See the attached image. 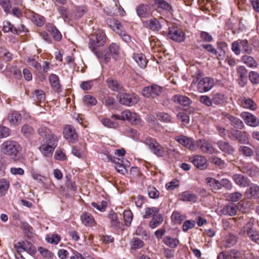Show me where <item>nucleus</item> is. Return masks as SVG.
Instances as JSON below:
<instances>
[{
  "instance_id": "27",
  "label": "nucleus",
  "mask_w": 259,
  "mask_h": 259,
  "mask_svg": "<svg viewBox=\"0 0 259 259\" xmlns=\"http://www.w3.org/2000/svg\"><path fill=\"white\" fill-rule=\"evenodd\" d=\"M49 80L54 90L57 92L61 91V85L59 83V77L57 75L51 74L49 76Z\"/></svg>"
},
{
  "instance_id": "39",
  "label": "nucleus",
  "mask_w": 259,
  "mask_h": 259,
  "mask_svg": "<svg viewBox=\"0 0 259 259\" xmlns=\"http://www.w3.org/2000/svg\"><path fill=\"white\" fill-rule=\"evenodd\" d=\"M242 61L250 67H256L257 66L256 61L251 56H243L242 57Z\"/></svg>"
},
{
  "instance_id": "28",
  "label": "nucleus",
  "mask_w": 259,
  "mask_h": 259,
  "mask_svg": "<svg viewBox=\"0 0 259 259\" xmlns=\"http://www.w3.org/2000/svg\"><path fill=\"white\" fill-rule=\"evenodd\" d=\"M10 188V182L6 179H0V197L5 196Z\"/></svg>"
},
{
  "instance_id": "24",
  "label": "nucleus",
  "mask_w": 259,
  "mask_h": 259,
  "mask_svg": "<svg viewBox=\"0 0 259 259\" xmlns=\"http://www.w3.org/2000/svg\"><path fill=\"white\" fill-rule=\"evenodd\" d=\"M147 27L153 31H159L161 28V25L160 22L156 18H152L145 21Z\"/></svg>"
},
{
  "instance_id": "7",
  "label": "nucleus",
  "mask_w": 259,
  "mask_h": 259,
  "mask_svg": "<svg viewBox=\"0 0 259 259\" xmlns=\"http://www.w3.org/2000/svg\"><path fill=\"white\" fill-rule=\"evenodd\" d=\"M144 143L148 147L150 151L158 157L163 156L164 150L163 148L155 139L148 138L145 140Z\"/></svg>"
},
{
  "instance_id": "23",
  "label": "nucleus",
  "mask_w": 259,
  "mask_h": 259,
  "mask_svg": "<svg viewBox=\"0 0 259 259\" xmlns=\"http://www.w3.org/2000/svg\"><path fill=\"white\" fill-rule=\"evenodd\" d=\"M241 106L245 109H248L251 110H255L256 108V104L251 99L242 98L240 100Z\"/></svg>"
},
{
  "instance_id": "59",
  "label": "nucleus",
  "mask_w": 259,
  "mask_h": 259,
  "mask_svg": "<svg viewBox=\"0 0 259 259\" xmlns=\"http://www.w3.org/2000/svg\"><path fill=\"white\" fill-rule=\"evenodd\" d=\"M241 49L243 51L247 54H250L252 52V47L248 44L247 40H241Z\"/></svg>"
},
{
  "instance_id": "51",
  "label": "nucleus",
  "mask_w": 259,
  "mask_h": 259,
  "mask_svg": "<svg viewBox=\"0 0 259 259\" xmlns=\"http://www.w3.org/2000/svg\"><path fill=\"white\" fill-rule=\"evenodd\" d=\"M224 242L226 247H230L236 243V238L234 235L230 234L226 236Z\"/></svg>"
},
{
  "instance_id": "40",
  "label": "nucleus",
  "mask_w": 259,
  "mask_h": 259,
  "mask_svg": "<svg viewBox=\"0 0 259 259\" xmlns=\"http://www.w3.org/2000/svg\"><path fill=\"white\" fill-rule=\"evenodd\" d=\"M212 103L215 105H222L225 101V97L223 94L220 93L214 94L212 97Z\"/></svg>"
},
{
  "instance_id": "38",
  "label": "nucleus",
  "mask_w": 259,
  "mask_h": 259,
  "mask_svg": "<svg viewBox=\"0 0 259 259\" xmlns=\"http://www.w3.org/2000/svg\"><path fill=\"white\" fill-rule=\"evenodd\" d=\"M167 78L170 82L174 84V85H177V81L178 80V72L176 70H174L172 69H170L169 71L168 72Z\"/></svg>"
},
{
  "instance_id": "58",
  "label": "nucleus",
  "mask_w": 259,
  "mask_h": 259,
  "mask_svg": "<svg viewBox=\"0 0 259 259\" xmlns=\"http://www.w3.org/2000/svg\"><path fill=\"white\" fill-rule=\"evenodd\" d=\"M83 102L87 105L94 106L97 103V100L94 97L86 95L83 98Z\"/></svg>"
},
{
  "instance_id": "48",
  "label": "nucleus",
  "mask_w": 259,
  "mask_h": 259,
  "mask_svg": "<svg viewBox=\"0 0 259 259\" xmlns=\"http://www.w3.org/2000/svg\"><path fill=\"white\" fill-rule=\"evenodd\" d=\"M154 4L159 8L163 10L169 11L171 9V7L164 0H154Z\"/></svg>"
},
{
  "instance_id": "25",
  "label": "nucleus",
  "mask_w": 259,
  "mask_h": 259,
  "mask_svg": "<svg viewBox=\"0 0 259 259\" xmlns=\"http://www.w3.org/2000/svg\"><path fill=\"white\" fill-rule=\"evenodd\" d=\"M80 219L82 224L85 226L91 227L93 226L95 223L94 218L88 212L83 213L80 217Z\"/></svg>"
},
{
  "instance_id": "35",
  "label": "nucleus",
  "mask_w": 259,
  "mask_h": 259,
  "mask_svg": "<svg viewBox=\"0 0 259 259\" xmlns=\"http://www.w3.org/2000/svg\"><path fill=\"white\" fill-rule=\"evenodd\" d=\"M118 161H115V168L119 173L124 175L127 172L126 166L123 160L118 159Z\"/></svg>"
},
{
  "instance_id": "61",
  "label": "nucleus",
  "mask_w": 259,
  "mask_h": 259,
  "mask_svg": "<svg viewBox=\"0 0 259 259\" xmlns=\"http://www.w3.org/2000/svg\"><path fill=\"white\" fill-rule=\"evenodd\" d=\"M32 20L39 27L43 26L45 23V18L38 15H34L32 17Z\"/></svg>"
},
{
  "instance_id": "22",
  "label": "nucleus",
  "mask_w": 259,
  "mask_h": 259,
  "mask_svg": "<svg viewBox=\"0 0 259 259\" xmlns=\"http://www.w3.org/2000/svg\"><path fill=\"white\" fill-rule=\"evenodd\" d=\"M245 195L248 198H259V187L257 185H253L245 192Z\"/></svg>"
},
{
  "instance_id": "6",
  "label": "nucleus",
  "mask_w": 259,
  "mask_h": 259,
  "mask_svg": "<svg viewBox=\"0 0 259 259\" xmlns=\"http://www.w3.org/2000/svg\"><path fill=\"white\" fill-rule=\"evenodd\" d=\"M117 98L120 104L128 106L137 104L139 101L138 96L134 94H130L120 92L118 94Z\"/></svg>"
},
{
  "instance_id": "14",
  "label": "nucleus",
  "mask_w": 259,
  "mask_h": 259,
  "mask_svg": "<svg viewBox=\"0 0 259 259\" xmlns=\"http://www.w3.org/2000/svg\"><path fill=\"white\" fill-rule=\"evenodd\" d=\"M7 120L11 125L16 126L21 123L22 120V116L19 112L16 111H12L8 114Z\"/></svg>"
},
{
  "instance_id": "41",
  "label": "nucleus",
  "mask_w": 259,
  "mask_h": 259,
  "mask_svg": "<svg viewBox=\"0 0 259 259\" xmlns=\"http://www.w3.org/2000/svg\"><path fill=\"white\" fill-rule=\"evenodd\" d=\"M164 243L171 248H174L178 244V240L177 238L171 237L170 236H166L163 239Z\"/></svg>"
},
{
  "instance_id": "1",
  "label": "nucleus",
  "mask_w": 259,
  "mask_h": 259,
  "mask_svg": "<svg viewBox=\"0 0 259 259\" xmlns=\"http://www.w3.org/2000/svg\"><path fill=\"white\" fill-rule=\"evenodd\" d=\"M203 75L202 72L198 70L192 82V85L197 83V90L200 93L208 92L214 85V80L212 78L205 77L201 78Z\"/></svg>"
},
{
  "instance_id": "15",
  "label": "nucleus",
  "mask_w": 259,
  "mask_h": 259,
  "mask_svg": "<svg viewBox=\"0 0 259 259\" xmlns=\"http://www.w3.org/2000/svg\"><path fill=\"white\" fill-rule=\"evenodd\" d=\"M222 115L224 118L228 119L230 121L231 125L235 127L241 129L244 126L243 122L240 119L226 112H223Z\"/></svg>"
},
{
  "instance_id": "37",
  "label": "nucleus",
  "mask_w": 259,
  "mask_h": 259,
  "mask_svg": "<svg viewBox=\"0 0 259 259\" xmlns=\"http://www.w3.org/2000/svg\"><path fill=\"white\" fill-rule=\"evenodd\" d=\"M32 98L37 102H41L45 99V94L44 91L36 90L32 93Z\"/></svg>"
},
{
  "instance_id": "47",
  "label": "nucleus",
  "mask_w": 259,
  "mask_h": 259,
  "mask_svg": "<svg viewBox=\"0 0 259 259\" xmlns=\"http://www.w3.org/2000/svg\"><path fill=\"white\" fill-rule=\"evenodd\" d=\"M239 151L243 155L247 157L251 156L253 154V150L246 146H241L239 148Z\"/></svg>"
},
{
  "instance_id": "49",
  "label": "nucleus",
  "mask_w": 259,
  "mask_h": 259,
  "mask_svg": "<svg viewBox=\"0 0 259 259\" xmlns=\"http://www.w3.org/2000/svg\"><path fill=\"white\" fill-rule=\"evenodd\" d=\"M27 62L29 65L32 66L37 71H40L42 68L41 64L33 57L28 58Z\"/></svg>"
},
{
  "instance_id": "57",
  "label": "nucleus",
  "mask_w": 259,
  "mask_h": 259,
  "mask_svg": "<svg viewBox=\"0 0 259 259\" xmlns=\"http://www.w3.org/2000/svg\"><path fill=\"white\" fill-rule=\"evenodd\" d=\"M242 194L238 192H235L234 193H232L230 194L227 198L228 200L231 202H236L242 198Z\"/></svg>"
},
{
  "instance_id": "36",
  "label": "nucleus",
  "mask_w": 259,
  "mask_h": 259,
  "mask_svg": "<svg viewBox=\"0 0 259 259\" xmlns=\"http://www.w3.org/2000/svg\"><path fill=\"white\" fill-rule=\"evenodd\" d=\"M109 51L115 60H117L119 57V49L118 46L114 42L111 43L109 46Z\"/></svg>"
},
{
  "instance_id": "42",
  "label": "nucleus",
  "mask_w": 259,
  "mask_h": 259,
  "mask_svg": "<svg viewBox=\"0 0 259 259\" xmlns=\"http://www.w3.org/2000/svg\"><path fill=\"white\" fill-rule=\"evenodd\" d=\"M102 123L106 127L109 128H116L118 127V123L117 121L112 120L109 118H104L101 120Z\"/></svg>"
},
{
  "instance_id": "45",
  "label": "nucleus",
  "mask_w": 259,
  "mask_h": 259,
  "mask_svg": "<svg viewBox=\"0 0 259 259\" xmlns=\"http://www.w3.org/2000/svg\"><path fill=\"white\" fill-rule=\"evenodd\" d=\"M171 223L170 228L171 230H176L178 226V212L174 211L171 217Z\"/></svg>"
},
{
  "instance_id": "17",
  "label": "nucleus",
  "mask_w": 259,
  "mask_h": 259,
  "mask_svg": "<svg viewBox=\"0 0 259 259\" xmlns=\"http://www.w3.org/2000/svg\"><path fill=\"white\" fill-rule=\"evenodd\" d=\"M179 143L183 145L186 148L191 150H195V142H193L192 139L187 137L181 136L179 137Z\"/></svg>"
},
{
  "instance_id": "33",
  "label": "nucleus",
  "mask_w": 259,
  "mask_h": 259,
  "mask_svg": "<svg viewBox=\"0 0 259 259\" xmlns=\"http://www.w3.org/2000/svg\"><path fill=\"white\" fill-rule=\"evenodd\" d=\"M207 184L212 190H218L221 188V183L219 181L212 178H207L205 180Z\"/></svg>"
},
{
  "instance_id": "9",
  "label": "nucleus",
  "mask_w": 259,
  "mask_h": 259,
  "mask_svg": "<svg viewBox=\"0 0 259 259\" xmlns=\"http://www.w3.org/2000/svg\"><path fill=\"white\" fill-rule=\"evenodd\" d=\"M240 116L246 124L249 126L256 127L259 125V120L255 115L249 112H243L241 113Z\"/></svg>"
},
{
  "instance_id": "13",
  "label": "nucleus",
  "mask_w": 259,
  "mask_h": 259,
  "mask_svg": "<svg viewBox=\"0 0 259 259\" xmlns=\"http://www.w3.org/2000/svg\"><path fill=\"white\" fill-rule=\"evenodd\" d=\"M37 132L38 135L42 138L45 139L46 141L58 139L57 137L52 134V131L45 125L40 126L38 129Z\"/></svg>"
},
{
  "instance_id": "56",
  "label": "nucleus",
  "mask_w": 259,
  "mask_h": 259,
  "mask_svg": "<svg viewBox=\"0 0 259 259\" xmlns=\"http://www.w3.org/2000/svg\"><path fill=\"white\" fill-rule=\"evenodd\" d=\"M226 211L229 215L233 216L236 214L237 207L235 204H230L226 206Z\"/></svg>"
},
{
  "instance_id": "12",
  "label": "nucleus",
  "mask_w": 259,
  "mask_h": 259,
  "mask_svg": "<svg viewBox=\"0 0 259 259\" xmlns=\"http://www.w3.org/2000/svg\"><path fill=\"white\" fill-rule=\"evenodd\" d=\"M137 15L141 18H147L149 17L152 11L149 5L142 4L136 8Z\"/></svg>"
},
{
  "instance_id": "44",
  "label": "nucleus",
  "mask_w": 259,
  "mask_h": 259,
  "mask_svg": "<svg viewBox=\"0 0 259 259\" xmlns=\"http://www.w3.org/2000/svg\"><path fill=\"white\" fill-rule=\"evenodd\" d=\"M3 31L5 33L12 32L13 33H17L15 27L9 21H5L3 22Z\"/></svg>"
},
{
  "instance_id": "32",
  "label": "nucleus",
  "mask_w": 259,
  "mask_h": 259,
  "mask_svg": "<svg viewBox=\"0 0 259 259\" xmlns=\"http://www.w3.org/2000/svg\"><path fill=\"white\" fill-rule=\"evenodd\" d=\"M218 145L222 151L230 154L233 153L234 150L228 142L221 141L218 142Z\"/></svg>"
},
{
  "instance_id": "18",
  "label": "nucleus",
  "mask_w": 259,
  "mask_h": 259,
  "mask_svg": "<svg viewBox=\"0 0 259 259\" xmlns=\"http://www.w3.org/2000/svg\"><path fill=\"white\" fill-rule=\"evenodd\" d=\"M163 221V215L158 212L152 218L149 223V227L151 229H155L160 225Z\"/></svg>"
},
{
  "instance_id": "16",
  "label": "nucleus",
  "mask_w": 259,
  "mask_h": 259,
  "mask_svg": "<svg viewBox=\"0 0 259 259\" xmlns=\"http://www.w3.org/2000/svg\"><path fill=\"white\" fill-rule=\"evenodd\" d=\"M106 82L108 87L113 92H119L122 90V85L115 78H108Z\"/></svg>"
},
{
  "instance_id": "43",
  "label": "nucleus",
  "mask_w": 259,
  "mask_h": 259,
  "mask_svg": "<svg viewBox=\"0 0 259 259\" xmlns=\"http://www.w3.org/2000/svg\"><path fill=\"white\" fill-rule=\"evenodd\" d=\"M168 37L176 41H178V28L170 27L168 28Z\"/></svg>"
},
{
  "instance_id": "30",
  "label": "nucleus",
  "mask_w": 259,
  "mask_h": 259,
  "mask_svg": "<svg viewBox=\"0 0 259 259\" xmlns=\"http://www.w3.org/2000/svg\"><path fill=\"white\" fill-rule=\"evenodd\" d=\"M254 219L252 218H251L249 219L248 222L246 224V225L243 227L242 229L241 230L240 234L242 235L250 234L252 231L253 227L254 225Z\"/></svg>"
},
{
  "instance_id": "60",
  "label": "nucleus",
  "mask_w": 259,
  "mask_h": 259,
  "mask_svg": "<svg viewBox=\"0 0 259 259\" xmlns=\"http://www.w3.org/2000/svg\"><path fill=\"white\" fill-rule=\"evenodd\" d=\"M11 130L8 127L0 126V139L6 138L10 135Z\"/></svg>"
},
{
  "instance_id": "10",
  "label": "nucleus",
  "mask_w": 259,
  "mask_h": 259,
  "mask_svg": "<svg viewBox=\"0 0 259 259\" xmlns=\"http://www.w3.org/2000/svg\"><path fill=\"white\" fill-rule=\"evenodd\" d=\"M64 138L69 142L74 143L78 140V136L74 128L71 126L67 125L63 132Z\"/></svg>"
},
{
  "instance_id": "5",
  "label": "nucleus",
  "mask_w": 259,
  "mask_h": 259,
  "mask_svg": "<svg viewBox=\"0 0 259 259\" xmlns=\"http://www.w3.org/2000/svg\"><path fill=\"white\" fill-rule=\"evenodd\" d=\"M58 139L46 141L39 147L41 153L45 157H51L57 146Z\"/></svg>"
},
{
  "instance_id": "20",
  "label": "nucleus",
  "mask_w": 259,
  "mask_h": 259,
  "mask_svg": "<svg viewBox=\"0 0 259 259\" xmlns=\"http://www.w3.org/2000/svg\"><path fill=\"white\" fill-rule=\"evenodd\" d=\"M160 209L157 207H147L144 209L143 215L144 219L152 218L155 214L159 212Z\"/></svg>"
},
{
  "instance_id": "50",
  "label": "nucleus",
  "mask_w": 259,
  "mask_h": 259,
  "mask_svg": "<svg viewBox=\"0 0 259 259\" xmlns=\"http://www.w3.org/2000/svg\"><path fill=\"white\" fill-rule=\"evenodd\" d=\"M196 196L187 192H183L181 195V200L183 201H195Z\"/></svg>"
},
{
  "instance_id": "54",
  "label": "nucleus",
  "mask_w": 259,
  "mask_h": 259,
  "mask_svg": "<svg viewBox=\"0 0 259 259\" xmlns=\"http://www.w3.org/2000/svg\"><path fill=\"white\" fill-rule=\"evenodd\" d=\"M131 244L132 248L134 250H136L143 246L144 242L139 238H134L132 241Z\"/></svg>"
},
{
  "instance_id": "21",
  "label": "nucleus",
  "mask_w": 259,
  "mask_h": 259,
  "mask_svg": "<svg viewBox=\"0 0 259 259\" xmlns=\"http://www.w3.org/2000/svg\"><path fill=\"white\" fill-rule=\"evenodd\" d=\"M108 218L112 228L115 229L120 228V223L115 212L113 211H110Z\"/></svg>"
},
{
  "instance_id": "46",
  "label": "nucleus",
  "mask_w": 259,
  "mask_h": 259,
  "mask_svg": "<svg viewBox=\"0 0 259 259\" xmlns=\"http://www.w3.org/2000/svg\"><path fill=\"white\" fill-rule=\"evenodd\" d=\"M123 216L125 225L126 226H130L133 218L132 211L130 210H124Z\"/></svg>"
},
{
  "instance_id": "8",
  "label": "nucleus",
  "mask_w": 259,
  "mask_h": 259,
  "mask_svg": "<svg viewBox=\"0 0 259 259\" xmlns=\"http://www.w3.org/2000/svg\"><path fill=\"white\" fill-rule=\"evenodd\" d=\"M190 161L197 168L203 170L207 168L208 162L207 159L201 155H194L189 158Z\"/></svg>"
},
{
  "instance_id": "4",
  "label": "nucleus",
  "mask_w": 259,
  "mask_h": 259,
  "mask_svg": "<svg viewBox=\"0 0 259 259\" xmlns=\"http://www.w3.org/2000/svg\"><path fill=\"white\" fill-rule=\"evenodd\" d=\"M106 23L114 32L121 36L124 42L128 44L131 41L130 36L124 31H122V26L118 20L114 18H108L106 19Z\"/></svg>"
},
{
  "instance_id": "52",
  "label": "nucleus",
  "mask_w": 259,
  "mask_h": 259,
  "mask_svg": "<svg viewBox=\"0 0 259 259\" xmlns=\"http://www.w3.org/2000/svg\"><path fill=\"white\" fill-rule=\"evenodd\" d=\"M241 40L239 39L234 41L232 44V50L237 55H238L241 53Z\"/></svg>"
},
{
  "instance_id": "64",
  "label": "nucleus",
  "mask_w": 259,
  "mask_h": 259,
  "mask_svg": "<svg viewBox=\"0 0 259 259\" xmlns=\"http://www.w3.org/2000/svg\"><path fill=\"white\" fill-rule=\"evenodd\" d=\"M249 78L253 84H258L259 83V75L255 71H251L249 73Z\"/></svg>"
},
{
  "instance_id": "2",
  "label": "nucleus",
  "mask_w": 259,
  "mask_h": 259,
  "mask_svg": "<svg viewBox=\"0 0 259 259\" xmlns=\"http://www.w3.org/2000/svg\"><path fill=\"white\" fill-rule=\"evenodd\" d=\"M2 151L3 153L8 155L15 161L19 157V152L21 150V146L16 141L7 140L2 145Z\"/></svg>"
},
{
  "instance_id": "31",
  "label": "nucleus",
  "mask_w": 259,
  "mask_h": 259,
  "mask_svg": "<svg viewBox=\"0 0 259 259\" xmlns=\"http://www.w3.org/2000/svg\"><path fill=\"white\" fill-rule=\"evenodd\" d=\"M233 135L242 144H248L249 143L248 138L246 135L245 133H242L240 131L236 130Z\"/></svg>"
},
{
  "instance_id": "34",
  "label": "nucleus",
  "mask_w": 259,
  "mask_h": 259,
  "mask_svg": "<svg viewBox=\"0 0 259 259\" xmlns=\"http://www.w3.org/2000/svg\"><path fill=\"white\" fill-rule=\"evenodd\" d=\"M21 131L23 136L26 138H30L34 133L33 127L27 124H25L21 127Z\"/></svg>"
},
{
  "instance_id": "53",
  "label": "nucleus",
  "mask_w": 259,
  "mask_h": 259,
  "mask_svg": "<svg viewBox=\"0 0 259 259\" xmlns=\"http://www.w3.org/2000/svg\"><path fill=\"white\" fill-rule=\"evenodd\" d=\"M0 6L6 14L11 13V5L9 0H0Z\"/></svg>"
},
{
  "instance_id": "3",
  "label": "nucleus",
  "mask_w": 259,
  "mask_h": 259,
  "mask_svg": "<svg viewBox=\"0 0 259 259\" xmlns=\"http://www.w3.org/2000/svg\"><path fill=\"white\" fill-rule=\"evenodd\" d=\"M106 42V36L105 33L101 30L96 32L95 38L90 39L89 42V48L94 53L98 59L102 57L101 52L97 51V49L103 46Z\"/></svg>"
},
{
  "instance_id": "19",
  "label": "nucleus",
  "mask_w": 259,
  "mask_h": 259,
  "mask_svg": "<svg viewBox=\"0 0 259 259\" xmlns=\"http://www.w3.org/2000/svg\"><path fill=\"white\" fill-rule=\"evenodd\" d=\"M233 180L235 183L240 187H246L249 186V180L243 176L235 174L233 176Z\"/></svg>"
},
{
  "instance_id": "55",
  "label": "nucleus",
  "mask_w": 259,
  "mask_h": 259,
  "mask_svg": "<svg viewBox=\"0 0 259 259\" xmlns=\"http://www.w3.org/2000/svg\"><path fill=\"white\" fill-rule=\"evenodd\" d=\"M91 204L93 207L96 208L98 210L101 212L105 211L107 206V202L104 200L102 201L101 204H98L96 202H92Z\"/></svg>"
},
{
  "instance_id": "29",
  "label": "nucleus",
  "mask_w": 259,
  "mask_h": 259,
  "mask_svg": "<svg viewBox=\"0 0 259 259\" xmlns=\"http://www.w3.org/2000/svg\"><path fill=\"white\" fill-rule=\"evenodd\" d=\"M133 112L130 110H125L121 113V115L113 114L111 117L113 119L127 120L130 122V118Z\"/></svg>"
},
{
  "instance_id": "63",
  "label": "nucleus",
  "mask_w": 259,
  "mask_h": 259,
  "mask_svg": "<svg viewBox=\"0 0 259 259\" xmlns=\"http://www.w3.org/2000/svg\"><path fill=\"white\" fill-rule=\"evenodd\" d=\"M88 11L87 7L82 6L78 7L75 11V17L77 18L82 17Z\"/></svg>"
},
{
  "instance_id": "62",
  "label": "nucleus",
  "mask_w": 259,
  "mask_h": 259,
  "mask_svg": "<svg viewBox=\"0 0 259 259\" xmlns=\"http://www.w3.org/2000/svg\"><path fill=\"white\" fill-rule=\"evenodd\" d=\"M148 193L150 198L156 199L159 196V192L154 187H150L148 188Z\"/></svg>"
},
{
  "instance_id": "11",
  "label": "nucleus",
  "mask_w": 259,
  "mask_h": 259,
  "mask_svg": "<svg viewBox=\"0 0 259 259\" xmlns=\"http://www.w3.org/2000/svg\"><path fill=\"white\" fill-rule=\"evenodd\" d=\"M195 150L200 148L201 150L205 153H212L214 152V148L211 145L204 139H200L195 141Z\"/></svg>"
},
{
  "instance_id": "26",
  "label": "nucleus",
  "mask_w": 259,
  "mask_h": 259,
  "mask_svg": "<svg viewBox=\"0 0 259 259\" xmlns=\"http://www.w3.org/2000/svg\"><path fill=\"white\" fill-rule=\"evenodd\" d=\"M133 58L140 67L144 68L146 66L147 61L145 55L143 54H134Z\"/></svg>"
}]
</instances>
